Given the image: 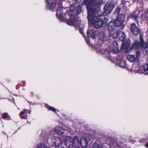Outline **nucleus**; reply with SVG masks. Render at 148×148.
I'll return each mask as SVG.
<instances>
[{
  "label": "nucleus",
  "mask_w": 148,
  "mask_h": 148,
  "mask_svg": "<svg viewBox=\"0 0 148 148\" xmlns=\"http://www.w3.org/2000/svg\"><path fill=\"white\" fill-rule=\"evenodd\" d=\"M102 0H84V4L86 5L87 10V18L88 23L96 28H98L102 26H105L108 22L106 18L104 21L100 18L99 9L98 11L93 8V5L98 6Z\"/></svg>",
  "instance_id": "obj_1"
},
{
  "label": "nucleus",
  "mask_w": 148,
  "mask_h": 148,
  "mask_svg": "<svg viewBox=\"0 0 148 148\" xmlns=\"http://www.w3.org/2000/svg\"><path fill=\"white\" fill-rule=\"evenodd\" d=\"M85 40L86 42L88 44L89 43L88 41L86 39H85Z\"/></svg>",
  "instance_id": "obj_41"
},
{
  "label": "nucleus",
  "mask_w": 148,
  "mask_h": 148,
  "mask_svg": "<svg viewBox=\"0 0 148 148\" xmlns=\"http://www.w3.org/2000/svg\"><path fill=\"white\" fill-rule=\"evenodd\" d=\"M77 22V20L76 17L74 15H72L70 19L67 22V24L72 25H76V24Z\"/></svg>",
  "instance_id": "obj_12"
},
{
  "label": "nucleus",
  "mask_w": 148,
  "mask_h": 148,
  "mask_svg": "<svg viewBox=\"0 0 148 148\" xmlns=\"http://www.w3.org/2000/svg\"><path fill=\"white\" fill-rule=\"evenodd\" d=\"M138 72L139 73H143V72H142L140 70H138Z\"/></svg>",
  "instance_id": "obj_40"
},
{
  "label": "nucleus",
  "mask_w": 148,
  "mask_h": 148,
  "mask_svg": "<svg viewBox=\"0 0 148 148\" xmlns=\"http://www.w3.org/2000/svg\"><path fill=\"white\" fill-rule=\"evenodd\" d=\"M36 148H50L49 147H47L43 144L40 143L38 144L37 145Z\"/></svg>",
  "instance_id": "obj_22"
},
{
  "label": "nucleus",
  "mask_w": 148,
  "mask_h": 148,
  "mask_svg": "<svg viewBox=\"0 0 148 148\" xmlns=\"http://www.w3.org/2000/svg\"><path fill=\"white\" fill-rule=\"evenodd\" d=\"M87 34L88 35H90L91 38L94 39L97 36L98 31L94 29H91L88 31Z\"/></svg>",
  "instance_id": "obj_8"
},
{
  "label": "nucleus",
  "mask_w": 148,
  "mask_h": 148,
  "mask_svg": "<svg viewBox=\"0 0 148 148\" xmlns=\"http://www.w3.org/2000/svg\"><path fill=\"white\" fill-rule=\"evenodd\" d=\"M104 51L103 49L101 50L100 51V52L102 53H103L104 52Z\"/></svg>",
  "instance_id": "obj_36"
},
{
  "label": "nucleus",
  "mask_w": 148,
  "mask_h": 148,
  "mask_svg": "<svg viewBox=\"0 0 148 148\" xmlns=\"http://www.w3.org/2000/svg\"><path fill=\"white\" fill-rule=\"evenodd\" d=\"M116 64H118L121 68H124L126 66V62L125 60L123 59V56H121L120 58L118 57L116 59V61H115Z\"/></svg>",
  "instance_id": "obj_7"
},
{
  "label": "nucleus",
  "mask_w": 148,
  "mask_h": 148,
  "mask_svg": "<svg viewBox=\"0 0 148 148\" xmlns=\"http://www.w3.org/2000/svg\"><path fill=\"white\" fill-rule=\"evenodd\" d=\"M114 8L113 4L110 5L106 4L104 7V11L103 13L104 15H106L110 14Z\"/></svg>",
  "instance_id": "obj_6"
},
{
  "label": "nucleus",
  "mask_w": 148,
  "mask_h": 148,
  "mask_svg": "<svg viewBox=\"0 0 148 148\" xmlns=\"http://www.w3.org/2000/svg\"><path fill=\"white\" fill-rule=\"evenodd\" d=\"M65 141L66 145L68 148H72L74 145L75 148H87L88 145V140L85 137L81 138L79 140L77 136L72 138L67 136L65 138Z\"/></svg>",
  "instance_id": "obj_2"
},
{
  "label": "nucleus",
  "mask_w": 148,
  "mask_h": 148,
  "mask_svg": "<svg viewBox=\"0 0 148 148\" xmlns=\"http://www.w3.org/2000/svg\"><path fill=\"white\" fill-rule=\"evenodd\" d=\"M63 0H56L57 2H59L60 4H61Z\"/></svg>",
  "instance_id": "obj_32"
},
{
  "label": "nucleus",
  "mask_w": 148,
  "mask_h": 148,
  "mask_svg": "<svg viewBox=\"0 0 148 148\" xmlns=\"http://www.w3.org/2000/svg\"><path fill=\"white\" fill-rule=\"evenodd\" d=\"M67 130L68 131H71V130H70V129H68V130Z\"/></svg>",
  "instance_id": "obj_42"
},
{
  "label": "nucleus",
  "mask_w": 148,
  "mask_h": 148,
  "mask_svg": "<svg viewBox=\"0 0 148 148\" xmlns=\"http://www.w3.org/2000/svg\"><path fill=\"white\" fill-rule=\"evenodd\" d=\"M9 117L8 114L7 113H5L2 115V118L4 119H5Z\"/></svg>",
  "instance_id": "obj_26"
},
{
  "label": "nucleus",
  "mask_w": 148,
  "mask_h": 148,
  "mask_svg": "<svg viewBox=\"0 0 148 148\" xmlns=\"http://www.w3.org/2000/svg\"><path fill=\"white\" fill-rule=\"evenodd\" d=\"M144 71H148V63L145 64L144 66Z\"/></svg>",
  "instance_id": "obj_27"
},
{
  "label": "nucleus",
  "mask_w": 148,
  "mask_h": 148,
  "mask_svg": "<svg viewBox=\"0 0 148 148\" xmlns=\"http://www.w3.org/2000/svg\"><path fill=\"white\" fill-rule=\"evenodd\" d=\"M53 130L57 134L60 135L64 134L65 131L64 129L61 126H57L55 127Z\"/></svg>",
  "instance_id": "obj_9"
},
{
  "label": "nucleus",
  "mask_w": 148,
  "mask_h": 148,
  "mask_svg": "<svg viewBox=\"0 0 148 148\" xmlns=\"http://www.w3.org/2000/svg\"><path fill=\"white\" fill-rule=\"evenodd\" d=\"M19 115L21 119H26L27 117V110L24 109L23 111L21 112Z\"/></svg>",
  "instance_id": "obj_17"
},
{
  "label": "nucleus",
  "mask_w": 148,
  "mask_h": 148,
  "mask_svg": "<svg viewBox=\"0 0 148 148\" xmlns=\"http://www.w3.org/2000/svg\"><path fill=\"white\" fill-rule=\"evenodd\" d=\"M74 10V8L73 5H71L70 8V10L71 11H73Z\"/></svg>",
  "instance_id": "obj_30"
},
{
  "label": "nucleus",
  "mask_w": 148,
  "mask_h": 148,
  "mask_svg": "<svg viewBox=\"0 0 148 148\" xmlns=\"http://www.w3.org/2000/svg\"><path fill=\"white\" fill-rule=\"evenodd\" d=\"M47 108L48 110L52 111L53 112H55L56 111V108L50 106H47Z\"/></svg>",
  "instance_id": "obj_25"
},
{
  "label": "nucleus",
  "mask_w": 148,
  "mask_h": 148,
  "mask_svg": "<svg viewBox=\"0 0 148 148\" xmlns=\"http://www.w3.org/2000/svg\"><path fill=\"white\" fill-rule=\"evenodd\" d=\"M99 38L100 40L103 42L104 41L107 40V37L105 35L104 33L103 32H99Z\"/></svg>",
  "instance_id": "obj_15"
},
{
  "label": "nucleus",
  "mask_w": 148,
  "mask_h": 148,
  "mask_svg": "<svg viewBox=\"0 0 148 148\" xmlns=\"http://www.w3.org/2000/svg\"><path fill=\"white\" fill-rule=\"evenodd\" d=\"M110 49L112 52L116 54L118 52V45L116 41H114Z\"/></svg>",
  "instance_id": "obj_13"
},
{
  "label": "nucleus",
  "mask_w": 148,
  "mask_h": 148,
  "mask_svg": "<svg viewBox=\"0 0 148 148\" xmlns=\"http://www.w3.org/2000/svg\"><path fill=\"white\" fill-rule=\"evenodd\" d=\"M125 43L124 42H123L122 44V49H126V48L125 47Z\"/></svg>",
  "instance_id": "obj_31"
},
{
  "label": "nucleus",
  "mask_w": 148,
  "mask_h": 148,
  "mask_svg": "<svg viewBox=\"0 0 148 148\" xmlns=\"http://www.w3.org/2000/svg\"><path fill=\"white\" fill-rule=\"evenodd\" d=\"M145 75H147V74L145 73Z\"/></svg>",
  "instance_id": "obj_43"
},
{
  "label": "nucleus",
  "mask_w": 148,
  "mask_h": 148,
  "mask_svg": "<svg viewBox=\"0 0 148 148\" xmlns=\"http://www.w3.org/2000/svg\"><path fill=\"white\" fill-rule=\"evenodd\" d=\"M79 32H80L82 34V35H83L84 37L85 38V35L84 34V32L83 30L82 29H79Z\"/></svg>",
  "instance_id": "obj_29"
},
{
  "label": "nucleus",
  "mask_w": 148,
  "mask_h": 148,
  "mask_svg": "<svg viewBox=\"0 0 148 148\" xmlns=\"http://www.w3.org/2000/svg\"><path fill=\"white\" fill-rule=\"evenodd\" d=\"M131 30L133 34L136 36L137 35L140 31L139 29L134 23L131 25Z\"/></svg>",
  "instance_id": "obj_10"
},
{
  "label": "nucleus",
  "mask_w": 148,
  "mask_h": 148,
  "mask_svg": "<svg viewBox=\"0 0 148 148\" xmlns=\"http://www.w3.org/2000/svg\"><path fill=\"white\" fill-rule=\"evenodd\" d=\"M117 143L116 141H111L110 143V147L111 148L117 146Z\"/></svg>",
  "instance_id": "obj_23"
},
{
  "label": "nucleus",
  "mask_w": 148,
  "mask_h": 148,
  "mask_svg": "<svg viewBox=\"0 0 148 148\" xmlns=\"http://www.w3.org/2000/svg\"><path fill=\"white\" fill-rule=\"evenodd\" d=\"M82 0H75V1L78 3H79Z\"/></svg>",
  "instance_id": "obj_35"
},
{
  "label": "nucleus",
  "mask_w": 148,
  "mask_h": 148,
  "mask_svg": "<svg viewBox=\"0 0 148 148\" xmlns=\"http://www.w3.org/2000/svg\"><path fill=\"white\" fill-rule=\"evenodd\" d=\"M128 60L131 62H133L136 59L135 56L134 55H128L127 57Z\"/></svg>",
  "instance_id": "obj_19"
},
{
  "label": "nucleus",
  "mask_w": 148,
  "mask_h": 148,
  "mask_svg": "<svg viewBox=\"0 0 148 148\" xmlns=\"http://www.w3.org/2000/svg\"><path fill=\"white\" fill-rule=\"evenodd\" d=\"M140 46L142 48L146 49L148 47V44L144 42L143 40H140Z\"/></svg>",
  "instance_id": "obj_20"
},
{
  "label": "nucleus",
  "mask_w": 148,
  "mask_h": 148,
  "mask_svg": "<svg viewBox=\"0 0 148 148\" xmlns=\"http://www.w3.org/2000/svg\"><path fill=\"white\" fill-rule=\"evenodd\" d=\"M124 21V16L122 14L119 15L117 18L114 21L115 26H121V27L123 26V23Z\"/></svg>",
  "instance_id": "obj_4"
},
{
  "label": "nucleus",
  "mask_w": 148,
  "mask_h": 148,
  "mask_svg": "<svg viewBox=\"0 0 148 148\" xmlns=\"http://www.w3.org/2000/svg\"><path fill=\"white\" fill-rule=\"evenodd\" d=\"M115 25L114 21H111L109 22L108 25V28L109 31L115 30V29H114Z\"/></svg>",
  "instance_id": "obj_16"
},
{
  "label": "nucleus",
  "mask_w": 148,
  "mask_h": 148,
  "mask_svg": "<svg viewBox=\"0 0 148 148\" xmlns=\"http://www.w3.org/2000/svg\"><path fill=\"white\" fill-rule=\"evenodd\" d=\"M55 148H64L63 147L61 146H59V147H55Z\"/></svg>",
  "instance_id": "obj_38"
},
{
  "label": "nucleus",
  "mask_w": 148,
  "mask_h": 148,
  "mask_svg": "<svg viewBox=\"0 0 148 148\" xmlns=\"http://www.w3.org/2000/svg\"><path fill=\"white\" fill-rule=\"evenodd\" d=\"M145 146L147 148H148V143H146L145 144Z\"/></svg>",
  "instance_id": "obj_37"
},
{
  "label": "nucleus",
  "mask_w": 148,
  "mask_h": 148,
  "mask_svg": "<svg viewBox=\"0 0 148 148\" xmlns=\"http://www.w3.org/2000/svg\"><path fill=\"white\" fill-rule=\"evenodd\" d=\"M140 42L139 43L138 42H136L133 45V48H135L136 49H138L140 48Z\"/></svg>",
  "instance_id": "obj_21"
},
{
  "label": "nucleus",
  "mask_w": 148,
  "mask_h": 148,
  "mask_svg": "<svg viewBox=\"0 0 148 148\" xmlns=\"http://www.w3.org/2000/svg\"><path fill=\"white\" fill-rule=\"evenodd\" d=\"M76 10L77 11V12L78 13H79L81 12V10L80 6H78L76 8Z\"/></svg>",
  "instance_id": "obj_28"
},
{
  "label": "nucleus",
  "mask_w": 148,
  "mask_h": 148,
  "mask_svg": "<svg viewBox=\"0 0 148 148\" xmlns=\"http://www.w3.org/2000/svg\"><path fill=\"white\" fill-rule=\"evenodd\" d=\"M144 139H141L140 140V143H142L143 140H144Z\"/></svg>",
  "instance_id": "obj_39"
},
{
  "label": "nucleus",
  "mask_w": 148,
  "mask_h": 148,
  "mask_svg": "<svg viewBox=\"0 0 148 148\" xmlns=\"http://www.w3.org/2000/svg\"><path fill=\"white\" fill-rule=\"evenodd\" d=\"M119 31L116 29L109 31V35L113 38H116L119 36Z\"/></svg>",
  "instance_id": "obj_14"
},
{
  "label": "nucleus",
  "mask_w": 148,
  "mask_h": 148,
  "mask_svg": "<svg viewBox=\"0 0 148 148\" xmlns=\"http://www.w3.org/2000/svg\"><path fill=\"white\" fill-rule=\"evenodd\" d=\"M47 4H46V8L54 11L55 10L56 4L55 1L53 0H46Z\"/></svg>",
  "instance_id": "obj_5"
},
{
  "label": "nucleus",
  "mask_w": 148,
  "mask_h": 148,
  "mask_svg": "<svg viewBox=\"0 0 148 148\" xmlns=\"http://www.w3.org/2000/svg\"><path fill=\"white\" fill-rule=\"evenodd\" d=\"M31 113V111L30 110H27V114H30Z\"/></svg>",
  "instance_id": "obj_34"
},
{
  "label": "nucleus",
  "mask_w": 148,
  "mask_h": 148,
  "mask_svg": "<svg viewBox=\"0 0 148 148\" xmlns=\"http://www.w3.org/2000/svg\"><path fill=\"white\" fill-rule=\"evenodd\" d=\"M52 142L53 143V145L56 147L60 145L62 143V140L61 138L58 137H53L52 139Z\"/></svg>",
  "instance_id": "obj_11"
},
{
  "label": "nucleus",
  "mask_w": 148,
  "mask_h": 148,
  "mask_svg": "<svg viewBox=\"0 0 148 148\" xmlns=\"http://www.w3.org/2000/svg\"><path fill=\"white\" fill-rule=\"evenodd\" d=\"M119 35L120 36L119 37V39L121 41H123L125 38V34L123 32L119 31Z\"/></svg>",
  "instance_id": "obj_18"
},
{
  "label": "nucleus",
  "mask_w": 148,
  "mask_h": 148,
  "mask_svg": "<svg viewBox=\"0 0 148 148\" xmlns=\"http://www.w3.org/2000/svg\"><path fill=\"white\" fill-rule=\"evenodd\" d=\"M139 12H138L137 15H135V12H133L131 15V17L134 19L136 20L138 17V14Z\"/></svg>",
  "instance_id": "obj_24"
},
{
  "label": "nucleus",
  "mask_w": 148,
  "mask_h": 148,
  "mask_svg": "<svg viewBox=\"0 0 148 148\" xmlns=\"http://www.w3.org/2000/svg\"><path fill=\"white\" fill-rule=\"evenodd\" d=\"M140 53L139 51H137L136 52V54L137 55V57L138 58L139 57V55L140 54Z\"/></svg>",
  "instance_id": "obj_33"
},
{
  "label": "nucleus",
  "mask_w": 148,
  "mask_h": 148,
  "mask_svg": "<svg viewBox=\"0 0 148 148\" xmlns=\"http://www.w3.org/2000/svg\"><path fill=\"white\" fill-rule=\"evenodd\" d=\"M65 10V9L63 8H62L61 6L58 7L57 8V11L56 16L58 19L61 20L62 21H64L66 18L65 17V14H62V13H63V11Z\"/></svg>",
  "instance_id": "obj_3"
}]
</instances>
